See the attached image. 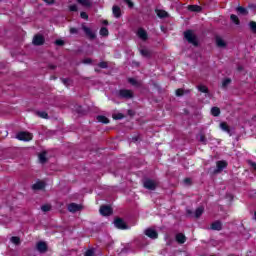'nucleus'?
Instances as JSON below:
<instances>
[{"mask_svg": "<svg viewBox=\"0 0 256 256\" xmlns=\"http://www.w3.org/2000/svg\"><path fill=\"white\" fill-rule=\"evenodd\" d=\"M184 37L188 43L197 47L199 45V41L197 40V36L193 33V30H187L184 32Z\"/></svg>", "mask_w": 256, "mask_h": 256, "instance_id": "obj_1", "label": "nucleus"}, {"mask_svg": "<svg viewBox=\"0 0 256 256\" xmlns=\"http://www.w3.org/2000/svg\"><path fill=\"white\" fill-rule=\"evenodd\" d=\"M81 29L86 35L87 39H89L90 41H93L97 38V34L95 33V31H93V29H91L90 27L86 26L85 23L81 24Z\"/></svg>", "mask_w": 256, "mask_h": 256, "instance_id": "obj_2", "label": "nucleus"}, {"mask_svg": "<svg viewBox=\"0 0 256 256\" xmlns=\"http://www.w3.org/2000/svg\"><path fill=\"white\" fill-rule=\"evenodd\" d=\"M118 97L119 99H133V97H135V94L133 93V90H129V89H120L118 91Z\"/></svg>", "mask_w": 256, "mask_h": 256, "instance_id": "obj_3", "label": "nucleus"}, {"mask_svg": "<svg viewBox=\"0 0 256 256\" xmlns=\"http://www.w3.org/2000/svg\"><path fill=\"white\" fill-rule=\"evenodd\" d=\"M157 181L156 180H151V179H146L143 182V186L145 189H148L149 191H155L157 189Z\"/></svg>", "mask_w": 256, "mask_h": 256, "instance_id": "obj_4", "label": "nucleus"}, {"mask_svg": "<svg viewBox=\"0 0 256 256\" xmlns=\"http://www.w3.org/2000/svg\"><path fill=\"white\" fill-rule=\"evenodd\" d=\"M16 138H18L19 141H31V139H33V134L29 132H19L16 135Z\"/></svg>", "mask_w": 256, "mask_h": 256, "instance_id": "obj_5", "label": "nucleus"}, {"mask_svg": "<svg viewBox=\"0 0 256 256\" xmlns=\"http://www.w3.org/2000/svg\"><path fill=\"white\" fill-rule=\"evenodd\" d=\"M33 45H35L36 47H39L41 45L45 44V37H43V35L41 34H37L33 37L32 40Z\"/></svg>", "mask_w": 256, "mask_h": 256, "instance_id": "obj_6", "label": "nucleus"}, {"mask_svg": "<svg viewBox=\"0 0 256 256\" xmlns=\"http://www.w3.org/2000/svg\"><path fill=\"white\" fill-rule=\"evenodd\" d=\"M114 225L117 229H122V230L129 229V226H127V224L122 218H116L114 220Z\"/></svg>", "mask_w": 256, "mask_h": 256, "instance_id": "obj_7", "label": "nucleus"}, {"mask_svg": "<svg viewBox=\"0 0 256 256\" xmlns=\"http://www.w3.org/2000/svg\"><path fill=\"white\" fill-rule=\"evenodd\" d=\"M100 214L104 217H109V215H113V209L110 206H101Z\"/></svg>", "mask_w": 256, "mask_h": 256, "instance_id": "obj_8", "label": "nucleus"}, {"mask_svg": "<svg viewBox=\"0 0 256 256\" xmlns=\"http://www.w3.org/2000/svg\"><path fill=\"white\" fill-rule=\"evenodd\" d=\"M216 167L217 169L214 170V173H221V171H223V169L227 168V162L226 161H217L216 162Z\"/></svg>", "mask_w": 256, "mask_h": 256, "instance_id": "obj_9", "label": "nucleus"}, {"mask_svg": "<svg viewBox=\"0 0 256 256\" xmlns=\"http://www.w3.org/2000/svg\"><path fill=\"white\" fill-rule=\"evenodd\" d=\"M144 233L150 239H157L159 237V233H157L155 229L148 228L145 230Z\"/></svg>", "mask_w": 256, "mask_h": 256, "instance_id": "obj_10", "label": "nucleus"}, {"mask_svg": "<svg viewBox=\"0 0 256 256\" xmlns=\"http://www.w3.org/2000/svg\"><path fill=\"white\" fill-rule=\"evenodd\" d=\"M36 249L39 251V253H47V243L44 241H40L36 244Z\"/></svg>", "mask_w": 256, "mask_h": 256, "instance_id": "obj_11", "label": "nucleus"}, {"mask_svg": "<svg viewBox=\"0 0 256 256\" xmlns=\"http://www.w3.org/2000/svg\"><path fill=\"white\" fill-rule=\"evenodd\" d=\"M76 2L82 7H85L86 9H91V7H93L92 0H76Z\"/></svg>", "mask_w": 256, "mask_h": 256, "instance_id": "obj_12", "label": "nucleus"}, {"mask_svg": "<svg viewBox=\"0 0 256 256\" xmlns=\"http://www.w3.org/2000/svg\"><path fill=\"white\" fill-rule=\"evenodd\" d=\"M210 229H212V231H221V229H223V223H221L219 220H216L211 224Z\"/></svg>", "mask_w": 256, "mask_h": 256, "instance_id": "obj_13", "label": "nucleus"}, {"mask_svg": "<svg viewBox=\"0 0 256 256\" xmlns=\"http://www.w3.org/2000/svg\"><path fill=\"white\" fill-rule=\"evenodd\" d=\"M68 211L70 213H77V211H81V205L71 203V204L68 205Z\"/></svg>", "mask_w": 256, "mask_h": 256, "instance_id": "obj_14", "label": "nucleus"}, {"mask_svg": "<svg viewBox=\"0 0 256 256\" xmlns=\"http://www.w3.org/2000/svg\"><path fill=\"white\" fill-rule=\"evenodd\" d=\"M137 35L142 41H147L148 39L147 31L143 28L138 29Z\"/></svg>", "mask_w": 256, "mask_h": 256, "instance_id": "obj_15", "label": "nucleus"}, {"mask_svg": "<svg viewBox=\"0 0 256 256\" xmlns=\"http://www.w3.org/2000/svg\"><path fill=\"white\" fill-rule=\"evenodd\" d=\"M112 13L116 19L121 18V7L114 5L112 7Z\"/></svg>", "mask_w": 256, "mask_h": 256, "instance_id": "obj_16", "label": "nucleus"}, {"mask_svg": "<svg viewBox=\"0 0 256 256\" xmlns=\"http://www.w3.org/2000/svg\"><path fill=\"white\" fill-rule=\"evenodd\" d=\"M175 239L180 245H183L187 241V237L183 233L176 234Z\"/></svg>", "mask_w": 256, "mask_h": 256, "instance_id": "obj_17", "label": "nucleus"}, {"mask_svg": "<svg viewBox=\"0 0 256 256\" xmlns=\"http://www.w3.org/2000/svg\"><path fill=\"white\" fill-rule=\"evenodd\" d=\"M156 15L160 18V19H165L167 17H169V13H167V11L165 10H156Z\"/></svg>", "mask_w": 256, "mask_h": 256, "instance_id": "obj_18", "label": "nucleus"}, {"mask_svg": "<svg viewBox=\"0 0 256 256\" xmlns=\"http://www.w3.org/2000/svg\"><path fill=\"white\" fill-rule=\"evenodd\" d=\"M32 189H34V191L45 189V182H36L35 184H33Z\"/></svg>", "mask_w": 256, "mask_h": 256, "instance_id": "obj_19", "label": "nucleus"}, {"mask_svg": "<svg viewBox=\"0 0 256 256\" xmlns=\"http://www.w3.org/2000/svg\"><path fill=\"white\" fill-rule=\"evenodd\" d=\"M140 54L142 57H146L147 59H149V57H151V55H152V52L149 49L142 48V49H140Z\"/></svg>", "mask_w": 256, "mask_h": 256, "instance_id": "obj_20", "label": "nucleus"}, {"mask_svg": "<svg viewBox=\"0 0 256 256\" xmlns=\"http://www.w3.org/2000/svg\"><path fill=\"white\" fill-rule=\"evenodd\" d=\"M201 9L199 5H188V11H192L193 13H200Z\"/></svg>", "mask_w": 256, "mask_h": 256, "instance_id": "obj_21", "label": "nucleus"}, {"mask_svg": "<svg viewBox=\"0 0 256 256\" xmlns=\"http://www.w3.org/2000/svg\"><path fill=\"white\" fill-rule=\"evenodd\" d=\"M220 128L222 129V131H225L226 133L231 135V128H229V125H227L226 122L220 123Z\"/></svg>", "mask_w": 256, "mask_h": 256, "instance_id": "obj_22", "label": "nucleus"}, {"mask_svg": "<svg viewBox=\"0 0 256 256\" xmlns=\"http://www.w3.org/2000/svg\"><path fill=\"white\" fill-rule=\"evenodd\" d=\"M211 115H213V117H219V115H221V109H219V107H212Z\"/></svg>", "mask_w": 256, "mask_h": 256, "instance_id": "obj_23", "label": "nucleus"}, {"mask_svg": "<svg viewBox=\"0 0 256 256\" xmlns=\"http://www.w3.org/2000/svg\"><path fill=\"white\" fill-rule=\"evenodd\" d=\"M236 11L240 13V15H249V11L247 10V8H244L243 6L237 7Z\"/></svg>", "mask_w": 256, "mask_h": 256, "instance_id": "obj_24", "label": "nucleus"}, {"mask_svg": "<svg viewBox=\"0 0 256 256\" xmlns=\"http://www.w3.org/2000/svg\"><path fill=\"white\" fill-rule=\"evenodd\" d=\"M216 45L217 47H226L227 44L225 43V40L221 37H216Z\"/></svg>", "mask_w": 256, "mask_h": 256, "instance_id": "obj_25", "label": "nucleus"}, {"mask_svg": "<svg viewBox=\"0 0 256 256\" xmlns=\"http://www.w3.org/2000/svg\"><path fill=\"white\" fill-rule=\"evenodd\" d=\"M39 161L42 164L47 163V152H42L39 154Z\"/></svg>", "mask_w": 256, "mask_h": 256, "instance_id": "obj_26", "label": "nucleus"}, {"mask_svg": "<svg viewBox=\"0 0 256 256\" xmlns=\"http://www.w3.org/2000/svg\"><path fill=\"white\" fill-rule=\"evenodd\" d=\"M203 211H205V208L203 207H198L195 211V217L196 219H199L203 215Z\"/></svg>", "mask_w": 256, "mask_h": 256, "instance_id": "obj_27", "label": "nucleus"}, {"mask_svg": "<svg viewBox=\"0 0 256 256\" xmlns=\"http://www.w3.org/2000/svg\"><path fill=\"white\" fill-rule=\"evenodd\" d=\"M197 89L200 91V93H209V88H207L205 85H198Z\"/></svg>", "mask_w": 256, "mask_h": 256, "instance_id": "obj_28", "label": "nucleus"}, {"mask_svg": "<svg viewBox=\"0 0 256 256\" xmlns=\"http://www.w3.org/2000/svg\"><path fill=\"white\" fill-rule=\"evenodd\" d=\"M231 85V78H226L222 81V87L223 89H227Z\"/></svg>", "mask_w": 256, "mask_h": 256, "instance_id": "obj_29", "label": "nucleus"}, {"mask_svg": "<svg viewBox=\"0 0 256 256\" xmlns=\"http://www.w3.org/2000/svg\"><path fill=\"white\" fill-rule=\"evenodd\" d=\"M97 121L99 123L107 124V123H109V118H107L105 116H97Z\"/></svg>", "mask_w": 256, "mask_h": 256, "instance_id": "obj_30", "label": "nucleus"}, {"mask_svg": "<svg viewBox=\"0 0 256 256\" xmlns=\"http://www.w3.org/2000/svg\"><path fill=\"white\" fill-rule=\"evenodd\" d=\"M230 19H231V22H232V23H235V25H239L240 21H239V17H237V15L232 14V15L230 16Z\"/></svg>", "mask_w": 256, "mask_h": 256, "instance_id": "obj_31", "label": "nucleus"}, {"mask_svg": "<svg viewBox=\"0 0 256 256\" xmlns=\"http://www.w3.org/2000/svg\"><path fill=\"white\" fill-rule=\"evenodd\" d=\"M100 35H101L102 37H107V36L109 35V30H108L107 28H105V27H102V28L100 29Z\"/></svg>", "mask_w": 256, "mask_h": 256, "instance_id": "obj_32", "label": "nucleus"}, {"mask_svg": "<svg viewBox=\"0 0 256 256\" xmlns=\"http://www.w3.org/2000/svg\"><path fill=\"white\" fill-rule=\"evenodd\" d=\"M38 117H41L42 119H48L49 114L47 112H37Z\"/></svg>", "mask_w": 256, "mask_h": 256, "instance_id": "obj_33", "label": "nucleus"}, {"mask_svg": "<svg viewBox=\"0 0 256 256\" xmlns=\"http://www.w3.org/2000/svg\"><path fill=\"white\" fill-rule=\"evenodd\" d=\"M70 35H79V29L75 27L70 28Z\"/></svg>", "mask_w": 256, "mask_h": 256, "instance_id": "obj_34", "label": "nucleus"}, {"mask_svg": "<svg viewBox=\"0 0 256 256\" xmlns=\"http://www.w3.org/2000/svg\"><path fill=\"white\" fill-rule=\"evenodd\" d=\"M41 209L44 213H47L48 211H51V205L45 204L41 207Z\"/></svg>", "mask_w": 256, "mask_h": 256, "instance_id": "obj_35", "label": "nucleus"}, {"mask_svg": "<svg viewBox=\"0 0 256 256\" xmlns=\"http://www.w3.org/2000/svg\"><path fill=\"white\" fill-rule=\"evenodd\" d=\"M11 241L14 243V245H19V243H21V239L17 236H13Z\"/></svg>", "mask_w": 256, "mask_h": 256, "instance_id": "obj_36", "label": "nucleus"}, {"mask_svg": "<svg viewBox=\"0 0 256 256\" xmlns=\"http://www.w3.org/2000/svg\"><path fill=\"white\" fill-rule=\"evenodd\" d=\"M250 29L253 33H256V22L255 21H251L249 23Z\"/></svg>", "mask_w": 256, "mask_h": 256, "instance_id": "obj_37", "label": "nucleus"}, {"mask_svg": "<svg viewBox=\"0 0 256 256\" xmlns=\"http://www.w3.org/2000/svg\"><path fill=\"white\" fill-rule=\"evenodd\" d=\"M61 81H62L63 85H65V87H69V85L71 83V80L68 78H62Z\"/></svg>", "mask_w": 256, "mask_h": 256, "instance_id": "obj_38", "label": "nucleus"}, {"mask_svg": "<svg viewBox=\"0 0 256 256\" xmlns=\"http://www.w3.org/2000/svg\"><path fill=\"white\" fill-rule=\"evenodd\" d=\"M165 240H166V245L168 247H171V245H173V239H171L169 236H165Z\"/></svg>", "mask_w": 256, "mask_h": 256, "instance_id": "obj_39", "label": "nucleus"}, {"mask_svg": "<svg viewBox=\"0 0 256 256\" xmlns=\"http://www.w3.org/2000/svg\"><path fill=\"white\" fill-rule=\"evenodd\" d=\"M98 67H100V69H107V67H109V64L107 62H100L98 64Z\"/></svg>", "mask_w": 256, "mask_h": 256, "instance_id": "obj_40", "label": "nucleus"}, {"mask_svg": "<svg viewBox=\"0 0 256 256\" xmlns=\"http://www.w3.org/2000/svg\"><path fill=\"white\" fill-rule=\"evenodd\" d=\"M85 256H95V250L89 249L85 252Z\"/></svg>", "mask_w": 256, "mask_h": 256, "instance_id": "obj_41", "label": "nucleus"}, {"mask_svg": "<svg viewBox=\"0 0 256 256\" xmlns=\"http://www.w3.org/2000/svg\"><path fill=\"white\" fill-rule=\"evenodd\" d=\"M69 11L77 12L79 11V8L77 7L76 4H73L69 6Z\"/></svg>", "mask_w": 256, "mask_h": 256, "instance_id": "obj_42", "label": "nucleus"}, {"mask_svg": "<svg viewBox=\"0 0 256 256\" xmlns=\"http://www.w3.org/2000/svg\"><path fill=\"white\" fill-rule=\"evenodd\" d=\"M185 91L181 88L176 90V96L177 97H182V95H184Z\"/></svg>", "mask_w": 256, "mask_h": 256, "instance_id": "obj_43", "label": "nucleus"}, {"mask_svg": "<svg viewBox=\"0 0 256 256\" xmlns=\"http://www.w3.org/2000/svg\"><path fill=\"white\" fill-rule=\"evenodd\" d=\"M80 17H81V19H85V21H87L89 19V15H87L86 12H81Z\"/></svg>", "mask_w": 256, "mask_h": 256, "instance_id": "obj_44", "label": "nucleus"}, {"mask_svg": "<svg viewBox=\"0 0 256 256\" xmlns=\"http://www.w3.org/2000/svg\"><path fill=\"white\" fill-rule=\"evenodd\" d=\"M128 83H130L131 85H139V82H137L134 78H129Z\"/></svg>", "mask_w": 256, "mask_h": 256, "instance_id": "obj_45", "label": "nucleus"}, {"mask_svg": "<svg viewBox=\"0 0 256 256\" xmlns=\"http://www.w3.org/2000/svg\"><path fill=\"white\" fill-rule=\"evenodd\" d=\"M123 114L119 113V114H114L113 115V119L119 120V119H123Z\"/></svg>", "mask_w": 256, "mask_h": 256, "instance_id": "obj_46", "label": "nucleus"}, {"mask_svg": "<svg viewBox=\"0 0 256 256\" xmlns=\"http://www.w3.org/2000/svg\"><path fill=\"white\" fill-rule=\"evenodd\" d=\"M199 141L201 142V143H207V138L205 137V135H200V139H199Z\"/></svg>", "mask_w": 256, "mask_h": 256, "instance_id": "obj_47", "label": "nucleus"}, {"mask_svg": "<svg viewBox=\"0 0 256 256\" xmlns=\"http://www.w3.org/2000/svg\"><path fill=\"white\" fill-rule=\"evenodd\" d=\"M55 44L58 45L59 47L65 45V42L63 40H56Z\"/></svg>", "mask_w": 256, "mask_h": 256, "instance_id": "obj_48", "label": "nucleus"}, {"mask_svg": "<svg viewBox=\"0 0 256 256\" xmlns=\"http://www.w3.org/2000/svg\"><path fill=\"white\" fill-rule=\"evenodd\" d=\"M184 185H187V186L191 185V178H185Z\"/></svg>", "mask_w": 256, "mask_h": 256, "instance_id": "obj_49", "label": "nucleus"}, {"mask_svg": "<svg viewBox=\"0 0 256 256\" xmlns=\"http://www.w3.org/2000/svg\"><path fill=\"white\" fill-rule=\"evenodd\" d=\"M93 60H91V58H86L83 60V63L89 65L90 63H92Z\"/></svg>", "mask_w": 256, "mask_h": 256, "instance_id": "obj_50", "label": "nucleus"}, {"mask_svg": "<svg viewBox=\"0 0 256 256\" xmlns=\"http://www.w3.org/2000/svg\"><path fill=\"white\" fill-rule=\"evenodd\" d=\"M249 165L252 167L254 171H256V163L255 162H249Z\"/></svg>", "mask_w": 256, "mask_h": 256, "instance_id": "obj_51", "label": "nucleus"}, {"mask_svg": "<svg viewBox=\"0 0 256 256\" xmlns=\"http://www.w3.org/2000/svg\"><path fill=\"white\" fill-rule=\"evenodd\" d=\"M44 2L48 5H53V3H55V0H44Z\"/></svg>", "mask_w": 256, "mask_h": 256, "instance_id": "obj_52", "label": "nucleus"}, {"mask_svg": "<svg viewBox=\"0 0 256 256\" xmlns=\"http://www.w3.org/2000/svg\"><path fill=\"white\" fill-rule=\"evenodd\" d=\"M124 1L125 3H127L129 7H133V2H131V0H124Z\"/></svg>", "mask_w": 256, "mask_h": 256, "instance_id": "obj_53", "label": "nucleus"}, {"mask_svg": "<svg viewBox=\"0 0 256 256\" xmlns=\"http://www.w3.org/2000/svg\"><path fill=\"white\" fill-rule=\"evenodd\" d=\"M187 213H188V215H191L192 212H191V210H187Z\"/></svg>", "mask_w": 256, "mask_h": 256, "instance_id": "obj_54", "label": "nucleus"}, {"mask_svg": "<svg viewBox=\"0 0 256 256\" xmlns=\"http://www.w3.org/2000/svg\"><path fill=\"white\" fill-rule=\"evenodd\" d=\"M107 23H108L107 20H105V21H104V25H107Z\"/></svg>", "mask_w": 256, "mask_h": 256, "instance_id": "obj_55", "label": "nucleus"}, {"mask_svg": "<svg viewBox=\"0 0 256 256\" xmlns=\"http://www.w3.org/2000/svg\"><path fill=\"white\" fill-rule=\"evenodd\" d=\"M53 79H57V77H53Z\"/></svg>", "mask_w": 256, "mask_h": 256, "instance_id": "obj_56", "label": "nucleus"}]
</instances>
